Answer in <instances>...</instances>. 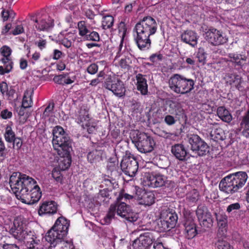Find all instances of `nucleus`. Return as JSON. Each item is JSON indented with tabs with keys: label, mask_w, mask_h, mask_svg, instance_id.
<instances>
[{
	"label": "nucleus",
	"mask_w": 249,
	"mask_h": 249,
	"mask_svg": "<svg viewBox=\"0 0 249 249\" xmlns=\"http://www.w3.org/2000/svg\"><path fill=\"white\" fill-rule=\"evenodd\" d=\"M155 240L152 232H147L141 234L132 244L134 249H147Z\"/></svg>",
	"instance_id": "dca6fc26"
},
{
	"label": "nucleus",
	"mask_w": 249,
	"mask_h": 249,
	"mask_svg": "<svg viewBox=\"0 0 249 249\" xmlns=\"http://www.w3.org/2000/svg\"><path fill=\"white\" fill-rule=\"evenodd\" d=\"M228 56L231 58V61L235 63L236 65L242 67L246 61V57L240 54L230 53Z\"/></svg>",
	"instance_id": "473e14b6"
},
{
	"label": "nucleus",
	"mask_w": 249,
	"mask_h": 249,
	"mask_svg": "<svg viewBox=\"0 0 249 249\" xmlns=\"http://www.w3.org/2000/svg\"><path fill=\"white\" fill-rule=\"evenodd\" d=\"M216 113L218 117L223 122L230 123L232 120V116L229 111L224 106L219 107Z\"/></svg>",
	"instance_id": "c756f323"
},
{
	"label": "nucleus",
	"mask_w": 249,
	"mask_h": 249,
	"mask_svg": "<svg viewBox=\"0 0 249 249\" xmlns=\"http://www.w3.org/2000/svg\"><path fill=\"white\" fill-rule=\"evenodd\" d=\"M168 84L172 91L177 94L184 95L190 93L194 89L195 81L182 74L175 73L170 77Z\"/></svg>",
	"instance_id": "423d86ee"
},
{
	"label": "nucleus",
	"mask_w": 249,
	"mask_h": 249,
	"mask_svg": "<svg viewBox=\"0 0 249 249\" xmlns=\"http://www.w3.org/2000/svg\"><path fill=\"white\" fill-rule=\"evenodd\" d=\"M197 34L191 30H187L181 35V40L183 42L195 47L197 43Z\"/></svg>",
	"instance_id": "5701e85b"
},
{
	"label": "nucleus",
	"mask_w": 249,
	"mask_h": 249,
	"mask_svg": "<svg viewBox=\"0 0 249 249\" xmlns=\"http://www.w3.org/2000/svg\"><path fill=\"white\" fill-rule=\"evenodd\" d=\"M135 198L141 205L150 206L155 202V195L151 191H146L145 189H139L136 190Z\"/></svg>",
	"instance_id": "f3484780"
},
{
	"label": "nucleus",
	"mask_w": 249,
	"mask_h": 249,
	"mask_svg": "<svg viewBox=\"0 0 249 249\" xmlns=\"http://www.w3.org/2000/svg\"><path fill=\"white\" fill-rule=\"evenodd\" d=\"M64 134H67V133L61 126L57 125L53 130V139L59 138V137H61L62 135H64Z\"/></svg>",
	"instance_id": "8fccbe9b"
},
{
	"label": "nucleus",
	"mask_w": 249,
	"mask_h": 249,
	"mask_svg": "<svg viewBox=\"0 0 249 249\" xmlns=\"http://www.w3.org/2000/svg\"><path fill=\"white\" fill-rule=\"evenodd\" d=\"M168 222V221H166L164 219L160 218V221L158 223V225L160 231H169L171 229L173 228H170L171 225Z\"/></svg>",
	"instance_id": "3c124183"
},
{
	"label": "nucleus",
	"mask_w": 249,
	"mask_h": 249,
	"mask_svg": "<svg viewBox=\"0 0 249 249\" xmlns=\"http://www.w3.org/2000/svg\"><path fill=\"white\" fill-rule=\"evenodd\" d=\"M134 196L132 195H129L127 193H125L124 191H122L119 193V196L117 197L116 202H126L127 200H130L134 198Z\"/></svg>",
	"instance_id": "49530a36"
},
{
	"label": "nucleus",
	"mask_w": 249,
	"mask_h": 249,
	"mask_svg": "<svg viewBox=\"0 0 249 249\" xmlns=\"http://www.w3.org/2000/svg\"><path fill=\"white\" fill-rule=\"evenodd\" d=\"M11 125L12 123H11V124H8L6 125L4 134L5 140L8 143H12V142L14 141V140L16 137L15 133L12 130Z\"/></svg>",
	"instance_id": "e433bc0d"
},
{
	"label": "nucleus",
	"mask_w": 249,
	"mask_h": 249,
	"mask_svg": "<svg viewBox=\"0 0 249 249\" xmlns=\"http://www.w3.org/2000/svg\"><path fill=\"white\" fill-rule=\"evenodd\" d=\"M47 41L45 39H39L36 42V45L40 50H42L46 47Z\"/></svg>",
	"instance_id": "774afa93"
},
{
	"label": "nucleus",
	"mask_w": 249,
	"mask_h": 249,
	"mask_svg": "<svg viewBox=\"0 0 249 249\" xmlns=\"http://www.w3.org/2000/svg\"><path fill=\"white\" fill-rule=\"evenodd\" d=\"M32 103L31 95L28 91H26L25 92L23 97L22 107L23 108H28L31 106Z\"/></svg>",
	"instance_id": "de8ad7c7"
},
{
	"label": "nucleus",
	"mask_w": 249,
	"mask_h": 249,
	"mask_svg": "<svg viewBox=\"0 0 249 249\" xmlns=\"http://www.w3.org/2000/svg\"><path fill=\"white\" fill-rule=\"evenodd\" d=\"M77 30L78 35L83 39L90 30V29L88 28L86 21L81 20L77 23Z\"/></svg>",
	"instance_id": "4c0bfd02"
},
{
	"label": "nucleus",
	"mask_w": 249,
	"mask_h": 249,
	"mask_svg": "<svg viewBox=\"0 0 249 249\" xmlns=\"http://www.w3.org/2000/svg\"><path fill=\"white\" fill-rule=\"evenodd\" d=\"M103 85L105 88L117 97H122L125 94L126 89L124 82L115 76L107 75Z\"/></svg>",
	"instance_id": "6e6552de"
},
{
	"label": "nucleus",
	"mask_w": 249,
	"mask_h": 249,
	"mask_svg": "<svg viewBox=\"0 0 249 249\" xmlns=\"http://www.w3.org/2000/svg\"><path fill=\"white\" fill-rule=\"evenodd\" d=\"M102 152L101 150L93 149L87 155L88 160L90 163H96L102 159Z\"/></svg>",
	"instance_id": "f704fd0d"
},
{
	"label": "nucleus",
	"mask_w": 249,
	"mask_h": 249,
	"mask_svg": "<svg viewBox=\"0 0 249 249\" xmlns=\"http://www.w3.org/2000/svg\"><path fill=\"white\" fill-rule=\"evenodd\" d=\"M241 208V205L238 202L231 204L229 205L227 208V212L229 213L239 210Z\"/></svg>",
	"instance_id": "e2e57ef3"
},
{
	"label": "nucleus",
	"mask_w": 249,
	"mask_h": 249,
	"mask_svg": "<svg viewBox=\"0 0 249 249\" xmlns=\"http://www.w3.org/2000/svg\"><path fill=\"white\" fill-rule=\"evenodd\" d=\"M240 131L243 136L249 138V118L243 116L240 124Z\"/></svg>",
	"instance_id": "72a5a7b5"
},
{
	"label": "nucleus",
	"mask_w": 249,
	"mask_h": 249,
	"mask_svg": "<svg viewBox=\"0 0 249 249\" xmlns=\"http://www.w3.org/2000/svg\"><path fill=\"white\" fill-rule=\"evenodd\" d=\"M199 197V192L196 189H193L187 193L186 195L187 200L192 203H196L198 200Z\"/></svg>",
	"instance_id": "37998d69"
},
{
	"label": "nucleus",
	"mask_w": 249,
	"mask_h": 249,
	"mask_svg": "<svg viewBox=\"0 0 249 249\" xmlns=\"http://www.w3.org/2000/svg\"><path fill=\"white\" fill-rule=\"evenodd\" d=\"M196 215L200 224L204 228H210L213 225V218L208 208L204 204L197 206L196 211Z\"/></svg>",
	"instance_id": "ddd939ff"
},
{
	"label": "nucleus",
	"mask_w": 249,
	"mask_h": 249,
	"mask_svg": "<svg viewBox=\"0 0 249 249\" xmlns=\"http://www.w3.org/2000/svg\"><path fill=\"white\" fill-rule=\"evenodd\" d=\"M158 24L156 20L150 16H145L136 23L133 32L134 40L141 51L149 50L151 46L150 36L157 32Z\"/></svg>",
	"instance_id": "f03ea898"
},
{
	"label": "nucleus",
	"mask_w": 249,
	"mask_h": 249,
	"mask_svg": "<svg viewBox=\"0 0 249 249\" xmlns=\"http://www.w3.org/2000/svg\"><path fill=\"white\" fill-rule=\"evenodd\" d=\"M163 56L160 53H156L152 54L149 59L151 62L154 63L158 61H161L163 59Z\"/></svg>",
	"instance_id": "bf43d9fd"
},
{
	"label": "nucleus",
	"mask_w": 249,
	"mask_h": 249,
	"mask_svg": "<svg viewBox=\"0 0 249 249\" xmlns=\"http://www.w3.org/2000/svg\"><path fill=\"white\" fill-rule=\"evenodd\" d=\"M76 38V35L71 32L66 33L60 41V43L67 48H70L72 45V42Z\"/></svg>",
	"instance_id": "2f4dec72"
},
{
	"label": "nucleus",
	"mask_w": 249,
	"mask_h": 249,
	"mask_svg": "<svg viewBox=\"0 0 249 249\" xmlns=\"http://www.w3.org/2000/svg\"><path fill=\"white\" fill-rule=\"evenodd\" d=\"M160 218L164 219L169 222L170 228H174L178 221V217L175 210L167 208L162 210L160 213Z\"/></svg>",
	"instance_id": "4be33fe9"
},
{
	"label": "nucleus",
	"mask_w": 249,
	"mask_h": 249,
	"mask_svg": "<svg viewBox=\"0 0 249 249\" xmlns=\"http://www.w3.org/2000/svg\"><path fill=\"white\" fill-rule=\"evenodd\" d=\"M182 224L184 228L185 235L186 238L191 239L196 235L197 231L193 213L189 211L184 212Z\"/></svg>",
	"instance_id": "9b49d317"
},
{
	"label": "nucleus",
	"mask_w": 249,
	"mask_h": 249,
	"mask_svg": "<svg viewBox=\"0 0 249 249\" xmlns=\"http://www.w3.org/2000/svg\"><path fill=\"white\" fill-rule=\"evenodd\" d=\"M54 104L50 103L46 107L43 113V116L44 118L52 116L53 113Z\"/></svg>",
	"instance_id": "6e6d98bb"
},
{
	"label": "nucleus",
	"mask_w": 249,
	"mask_h": 249,
	"mask_svg": "<svg viewBox=\"0 0 249 249\" xmlns=\"http://www.w3.org/2000/svg\"><path fill=\"white\" fill-rule=\"evenodd\" d=\"M118 161L116 162L113 158H110L107 163V167L110 171H113L116 168V165L118 164Z\"/></svg>",
	"instance_id": "69168bd1"
},
{
	"label": "nucleus",
	"mask_w": 249,
	"mask_h": 249,
	"mask_svg": "<svg viewBox=\"0 0 249 249\" xmlns=\"http://www.w3.org/2000/svg\"><path fill=\"white\" fill-rule=\"evenodd\" d=\"M226 84L231 86V88H235L242 91L244 89L242 84L244 81L242 77L236 73H228L225 77Z\"/></svg>",
	"instance_id": "aec40b11"
},
{
	"label": "nucleus",
	"mask_w": 249,
	"mask_h": 249,
	"mask_svg": "<svg viewBox=\"0 0 249 249\" xmlns=\"http://www.w3.org/2000/svg\"><path fill=\"white\" fill-rule=\"evenodd\" d=\"M57 208L58 205L54 201H45L40 204L38 213L40 216L45 214L52 215L56 213Z\"/></svg>",
	"instance_id": "a211bd4d"
},
{
	"label": "nucleus",
	"mask_w": 249,
	"mask_h": 249,
	"mask_svg": "<svg viewBox=\"0 0 249 249\" xmlns=\"http://www.w3.org/2000/svg\"><path fill=\"white\" fill-rule=\"evenodd\" d=\"M114 23V18L111 15H106L103 17L102 27L106 30L110 28Z\"/></svg>",
	"instance_id": "58836bf2"
},
{
	"label": "nucleus",
	"mask_w": 249,
	"mask_h": 249,
	"mask_svg": "<svg viewBox=\"0 0 249 249\" xmlns=\"http://www.w3.org/2000/svg\"><path fill=\"white\" fill-rule=\"evenodd\" d=\"M26 238L25 246L27 249H36L40 246V241L34 231H29Z\"/></svg>",
	"instance_id": "a878e982"
},
{
	"label": "nucleus",
	"mask_w": 249,
	"mask_h": 249,
	"mask_svg": "<svg viewBox=\"0 0 249 249\" xmlns=\"http://www.w3.org/2000/svg\"><path fill=\"white\" fill-rule=\"evenodd\" d=\"M60 170V169L58 167L54 168L52 171V176L56 181L62 183L63 181V176Z\"/></svg>",
	"instance_id": "09e8293b"
},
{
	"label": "nucleus",
	"mask_w": 249,
	"mask_h": 249,
	"mask_svg": "<svg viewBox=\"0 0 249 249\" xmlns=\"http://www.w3.org/2000/svg\"><path fill=\"white\" fill-rule=\"evenodd\" d=\"M216 249H234L230 244L224 240L223 238H219L215 244Z\"/></svg>",
	"instance_id": "a18cd8bd"
},
{
	"label": "nucleus",
	"mask_w": 249,
	"mask_h": 249,
	"mask_svg": "<svg viewBox=\"0 0 249 249\" xmlns=\"http://www.w3.org/2000/svg\"><path fill=\"white\" fill-rule=\"evenodd\" d=\"M170 107L175 109V114L176 116H178V119H179L180 117L183 118L184 115V110L180 107L179 104L175 102H172V104H170Z\"/></svg>",
	"instance_id": "a19ab883"
},
{
	"label": "nucleus",
	"mask_w": 249,
	"mask_h": 249,
	"mask_svg": "<svg viewBox=\"0 0 249 249\" xmlns=\"http://www.w3.org/2000/svg\"><path fill=\"white\" fill-rule=\"evenodd\" d=\"M83 40L92 42H99L100 40V36L99 34L97 32L90 29L87 35L83 39Z\"/></svg>",
	"instance_id": "ea45409f"
},
{
	"label": "nucleus",
	"mask_w": 249,
	"mask_h": 249,
	"mask_svg": "<svg viewBox=\"0 0 249 249\" xmlns=\"http://www.w3.org/2000/svg\"><path fill=\"white\" fill-rule=\"evenodd\" d=\"M69 226L70 221L65 217L61 216L57 219L45 236L46 240L50 243L49 249L62 242L68 234Z\"/></svg>",
	"instance_id": "7ed1b4c3"
},
{
	"label": "nucleus",
	"mask_w": 249,
	"mask_h": 249,
	"mask_svg": "<svg viewBox=\"0 0 249 249\" xmlns=\"http://www.w3.org/2000/svg\"><path fill=\"white\" fill-rule=\"evenodd\" d=\"M196 57L199 62L204 64L206 62L207 53H205L203 48H199L196 53Z\"/></svg>",
	"instance_id": "864d4df0"
},
{
	"label": "nucleus",
	"mask_w": 249,
	"mask_h": 249,
	"mask_svg": "<svg viewBox=\"0 0 249 249\" xmlns=\"http://www.w3.org/2000/svg\"><path fill=\"white\" fill-rule=\"evenodd\" d=\"M118 30H119V32L120 34L122 33V36H123V37L122 38L121 42V44L120 45V48L121 49L122 46L124 37V36L125 35V34H126V30H127V29L126 28V26H125V23L124 21H121L119 23V26H118Z\"/></svg>",
	"instance_id": "4d7b16f0"
},
{
	"label": "nucleus",
	"mask_w": 249,
	"mask_h": 249,
	"mask_svg": "<svg viewBox=\"0 0 249 249\" xmlns=\"http://www.w3.org/2000/svg\"><path fill=\"white\" fill-rule=\"evenodd\" d=\"M59 156H61V158L59 160L58 168H59L60 170L65 171L70 167L71 162V160L69 152L68 154L63 156L62 155Z\"/></svg>",
	"instance_id": "7c9ffc66"
},
{
	"label": "nucleus",
	"mask_w": 249,
	"mask_h": 249,
	"mask_svg": "<svg viewBox=\"0 0 249 249\" xmlns=\"http://www.w3.org/2000/svg\"><path fill=\"white\" fill-rule=\"evenodd\" d=\"M83 129H87V132L89 134L94 133L96 130V126L95 124L93 122H91V121H89L87 124H85L83 126H82Z\"/></svg>",
	"instance_id": "5fc2aeb1"
},
{
	"label": "nucleus",
	"mask_w": 249,
	"mask_h": 249,
	"mask_svg": "<svg viewBox=\"0 0 249 249\" xmlns=\"http://www.w3.org/2000/svg\"><path fill=\"white\" fill-rule=\"evenodd\" d=\"M9 184L17 198L24 203L35 204L42 196V192L36 181L25 174L13 173L10 177Z\"/></svg>",
	"instance_id": "f257e3e1"
},
{
	"label": "nucleus",
	"mask_w": 249,
	"mask_h": 249,
	"mask_svg": "<svg viewBox=\"0 0 249 249\" xmlns=\"http://www.w3.org/2000/svg\"><path fill=\"white\" fill-rule=\"evenodd\" d=\"M248 176L245 172H237L223 178L219 184V189L227 194L237 192L245 184Z\"/></svg>",
	"instance_id": "20e7f679"
},
{
	"label": "nucleus",
	"mask_w": 249,
	"mask_h": 249,
	"mask_svg": "<svg viewBox=\"0 0 249 249\" xmlns=\"http://www.w3.org/2000/svg\"><path fill=\"white\" fill-rule=\"evenodd\" d=\"M227 223H223V227H219L217 232V236L220 237H226L227 233Z\"/></svg>",
	"instance_id": "680f3d73"
},
{
	"label": "nucleus",
	"mask_w": 249,
	"mask_h": 249,
	"mask_svg": "<svg viewBox=\"0 0 249 249\" xmlns=\"http://www.w3.org/2000/svg\"><path fill=\"white\" fill-rule=\"evenodd\" d=\"M121 168L124 174L133 177L137 173L139 164L136 158L130 153L126 152L121 160Z\"/></svg>",
	"instance_id": "9d476101"
},
{
	"label": "nucleus",
	"mask_w": 249,
	"mask_h": 249,
	"mask_svg": "<svg viewBox=\"0 0 249 249\" xmlns=\"http://www.w3.org/2000/svg\"><path fill=\"white\" fill-rule=\"evenodd\" d=\"M206 39L213 46L224 44L228 41V38L223 33L215 28L210 29L206 33Z\"/></svg>",
	"instance_id": "4468645a"
},
{
	"label": "nucleus",
	"mask_w": 249,
	"mask_h": 249,
	"mask_svg": "<svg viewBox=\"0 0 249 249\" xmlns=\"http://www.w3.org/2000/svg\"><path fill=\"white\" fill-rule=\"evenodd\" d=\"M12 51L10 47L4 46L1 48V53L3 55V58H11L10 57Z\"/></svg>",
	"instance_id": "052dcab7"
},
{
	"label": "nucleus",
	"mask_w": 249,
	"mask_h": 249,
	"mask_svg": "<svg viewBox=\"0 0 249 249\" xmlns=\"http://www.w3.org/2000/svg\"><path fill=\"white\" fill-rule=\"evenodd\" d=\"M75 78L74 76L71 77L69 73H63L61 74L55 75L53 80L56 84L65 85H70L74 83Z\"/></svg>",
	"instance_id": "cd10ccee"
},
{
	"label": "nucleus",
	"mask_w": 249,
	"mask_h": 249,
	"mask_svg": "<svg viewBox=\"0 0 249 249\" xmlns=\"http://www.w3.org/2000/svg\"><path fill=\"white\" fill-rule=\"evenodd\" d=\"M188 142L190 144L191 149L199 156L205 155L209 152V146L197 135L193 134L188 136Z\"/></svg>",
	"instance_id": "f8f14e48"
},
{
	"label": "nucleus",
	"mask_w": 249,
	"mask_h": 249,
	"mask_svg": "<svg viewBox=\"0 0 249 249\" xmlns=\"http://www.w3.org/2000/svg\"><path fill=\"white\" fill-rule=\"evenodd\" d=\"M111 190H109V188H105L104 189L100 190L99 193L98 194V198L99 199L104 198L103 199V202L107 203L109 200L111 198L110 196V192Z\"/></svg>",
	"instance_id": "c03bdc74"
},
{
	"label": "nucleus",
	"mask_w": 249,
	"mask_h": 249,
	"mask_svg": "<svg viewBox=\"0 0 249 249\" xmlns=\"http://www.w3.org/2000/svg\"><path fill=\"white\" fill-rule=\"evenodd\" d=\"M98 71V66L97 63L90 64L87 68V71L91 75L95 74Z\"/></svg>",
	"instance_id": "13d9d810"
},
{
	"label": "nucleus",
	"mask_w": 249,
	"mask_h": 249,
	"mask_svg": "<svg viewBox=\"0 0 249 249\" xmlns=\"http://www.w3.org/2000/svg\"><path fill=\"white\" fill-rule=\"evenodd\" d=\"M147 185L153 188L161 187L165 183L164 176L160 174L149 175L147 177Z\"/></svg>",
	"instance_id": "393cba45"
},
{
	"label": "nucleus",
	"mask_w": 249,
	"mask_h": 249,
	"mask_svg": "<svg viewBox=\"0 0 249 249\" xmlns=\"http://www.w3.org/2000/svg\"><path fill=\"white\" fill-rule=\"evenodd\" d=\"M118 183L115 179L112 178H109V177L107 178H105L102 181L101 186L103 187H107V188H109V190H112L118 186Z\"/></svg>",
	"instance_id": "79ce46f5"
},
{
	"label": "nucleus",
	"mask_w": 249,
	"mask_h": 249,
	"mask_svg": "<svg viewBox=\"0 0 249 249\" xmlns=\"http://www.w3.org/2000/svg\"><path fill=\"white\" fill-rule=\"evenodd\" d=\"M130 138L138 150L142 153L151 152L156 143L153 138L145 133L134 130L130 133Z\"/></svg>",
	"instance_id": "0eeeda50"
},
{
	"label": "nucleus",
	"mask_w": 249,
	"mask_h": 249,
	"mask_svg": "<svg viewBox=\"0 0 249 249\" xmlns=\"http://www.w3.org/2000/svg\"><path fill=\"white\" fill-rule=\"evenodd\" d=\"M70 137L67 134L52 140L54 149L57 151L59 155L68 154L70 148Z\"/></svg>",
	"instance_id": "2eb2a0df"
},
{
	"label": "nucleus",
	"mask_w": 249,
	"mask_h": 249,
	"mask_svg": "<svg viewBox=\"0 0 249 249\" xmlns=\"http://www.w3.org/2000/svg\"><path fill=\"white\" fill-rule=\"evenodd\" d=\"M131 63L130 59L128 57H125L120 60L119 66L122 69L128 71L131 68L130 65Z\"/></svg>",
	"instance_id": "603ef678"
},
{
	"label": "nucleus",
	"mask_w": 249,
	"mask_h": 249,
	"mask_svg": "<svg viewBox=\"0 0 249 249\" xmlns=\"http://www.w3.org/2000/svg\"><path fill=\"white\" fill-rule=\"evenodd\" d=\"M34 26L36 27L37 31H47L49 29L53 26V21L49 18L47 19H36L35 20V24H34Z\"/></svg>",
	"instance_id": "bb28decb"
},
{
	"label": "nucleus",
	"mask_w": 249,
	"mask_h": 249,
	"mask_svg": "<svg viewBox=\"0 0 249 249\" xmlns=\"http://www.w3.org/2000/svg\"><path fill=\"white\" fill-rule=\"evenodd\" d=\"M89 110L85 106H81L78 110L75 113V119L77 123L80 124L81 126H83L85 124L91 121V118L89 115Z\"/></svg>",
	"instance_id": "412c9836"
},
{
	"label": "nucleus",
	"mask_w": 249,
	"mask_h": 249,
	"mask_svg": "<svg viewBox=\"0 0 249 249\" xmlns=\"http://www.w3.org/2000/svg\"><path fill=\"white\" fill-rule=\"evenodd\" d=\"M212 139L215 141H223L226 139V136L224 130L220 127L215 128L211 133Z\"/></svg>",
	"instance_id": "c9c22d12"
},
{
	"label": "nucleus",
	"mask_w": 249,
	"mask_h": 249,
	"mask_svg": "<svg viewBox=\"0 0 249 249\" xmlns=\"http://www.w3.org/2000/svg\"><path fill=\"white\" fill-rule=\"evenodd\" d=\"M12 112L7 109H4L0 113V117L3 119H10L12 117Z\"/></svg>",
	"instance_id": "0e129e2a"
},
{
	"label": "nucleus",
	"mask_w": 249,
	"mask_h": 249,
	"mask_svg": "<svg viewBox=\"0 0 249 249\" xmlns=\"http://www.w3.org/2000/svg\"><path fill=\"white\" fill-rule=\"evenodd\" d=\"M171 152L177 159L180 161H185L190 157L188 149L182 144L178 143L172 145Z\"/></svg>",
	"instance_id": "6ab92c4d"
},
{
	"label": "nucleus",
	"mask_w": 249,
	"mask_h": 249,
	"mask_svg": "<svg viewBox=\"0 0 249 249\" xmlns=\"http://www.w3.org/2000/svg\"><path fill=\"white\" fill-rule=\"evenodd\" d=\"M145 77L146 75L141 73L137 74L135 77L137 89L142 95H146L148 92L147 81Z\"/></svg>",
	"instance_id": "b1692460"
},
{
	"label": "nucleus",
	"mask_w": 249,
	"mask_h": 249,
	"mask_svg": "<svg viewBox=\"0 0 249 249\" xmlns=\"http://www.w3.org/2000/svg\"><path fill=\"white\" fill-rule=\"evenodd\" d=\"M10 234L18 242H22L26 239L29 231H27L26 221L21 217L16 218L13 226L10 229Z\"/></svg>",
	"instance_id": "1a4fd4ad"
},
{
	"label": "nucleus",
	"mask_w": 249,
	"mask_h": 249,
	"mask_svg": "<svg viewBox=\"0 0 249 249\" xmlns=\"http://www.w3.org/2000/svg\"><path fill=\"white\" fill-rule=\"evenodd\" d=\"M116 213L128 222H135L138 219L137 214L132 211L129 205L125 202L118 203L115 201L110 205L107 213L103 220L105 224L110 223Z\"/></svg>",
	"instance_id": "39448f33"
},
{
	"label": "nucleus",
	"mask_w": 249,
	"mask_h": 249,
	"mask_svg": "<svg viewBox=\"0 0 249 249\" xmlns=\"http://www.w3.org/2000/svg\"><path fill=\"white\" fill-rule=\"evenodd\" d=\"M164 121L169 125H172L176 123L175 118L170 115H167L165 117Z\"/></svg>",
	"instance_id": "338daca9"
},
{
	"label": "nucleus",
	"mask_w": 249,
	"mask_h": 249,
	"mask_svg": "<svg viewBox=\"0 0 249 249\" xmlns=\"http://www.w3.org/2000/svg\"><path fill=\"white\" fill-rule=\"evenodd\" d=\"M0 61L3 64V66H0V75H3L6 73L10 72L14 66V62L11 58H2Z\"/></svg>",
	"instance_id": "c85d7f7f"
}]
</instances>
